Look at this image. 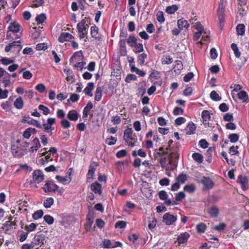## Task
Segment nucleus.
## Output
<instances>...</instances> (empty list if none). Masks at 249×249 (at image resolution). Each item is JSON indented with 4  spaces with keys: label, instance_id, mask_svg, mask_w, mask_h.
Returning a JSON list of instances; mask_svg holds the SVG:
<instances>
[{
    "label": "nucleus",
    "instance_id": "2f4dec72",
    "mask_svg": "<svg viewBox=\"0 0 249 249\" xmlns=\"http://www.w3.org/2000/svg\"><path fill=\"white\" fill-rule=\"evenodd\" d=\"M187 179V175L183 174H181L177 178V181L179 183H184Z\"/></svg>",
    "mask_w": 249,
    "mask_h": 249
},
{
    "label": "nucleus",
    "instance_id": "aec40b11",
    "mask_svg": "<svg viewBox=\"0 0 249 249\" xmlns=\"http://www.w3.org/2000/svg\"><path fill=\"white\" fill-rule=\"evenodd\" d=\"M203 119V123L205 124H208V121L210 118V112L208 110H204L201 114Z\"/></svg>",
    "mask_w": 249,
    "mask_h": 249
},
{
    "label": "nucleus",
    "instance_id": "7c9ffc66",
    "mask_svg": "<svg viewBox=\"0 0 249 249\" xmlns=\"http://www.w3.org/2000/svg\"><path fill=\"white\" fill-rule=\"evenodd\" d=\"M192 157L194 160L199 163H201L203 161V157L201 154L199 153L193 154Z\"/></svg>",
    "mask_w": 249,
    "mask_h": 249
},
{
    "label": "nucleus",
    "instance_id": "680f3d73",
    "mask_svg": "<svg viewBox=\"0 0 249 249\" xmlns=\"http://www.w3.org/2000/svg\"><path fill=\"white\" fill-rule=\"evenodd\" d=\"M193 76L194 74L192 72H189L185 75L183 80L185 82H188Z\"/></svg>",
    "mask_w": 249,
    "mask_h": 249
},
{
    "label": "nucleus",
    "instance_id": "49530a36",
    "mask_svg": "<svg viewBox=\"0 0 249 249\" xmlns=\"http://www.w3.org/2000/svg\"><path fill=\"white\" fill-rule=\"evenodd\" d=\"M195 30H197L198 31H203L204 30V28L202 25L200 24V22H196L194 25Z\"/></svg>",
    "mask_w": 249,
    "mask_h": 249
},
{
    "label": "nucleus",
    "instance_id": "9b49d317",
    "mask_svg": "<svg viewBox=\"0 0 249 249\" xmlns=\"http://www.w3.org/2000/svg\"><path fill=\"white\" fill-rule=\"evenodd\" d=\"M237 182L241 184L243 190H246L248 188V179L247 177L241 175L239 176L237 179Z\"/></svg>",
    "mask_w": 249,
    "mask_h": 249
},
{
    "label": "nucleus",
    "instance_id": "37998d69",
    "mask_svg": "<svg viewBox=\"0 0 249 249\" xmlns=\"http://www.w3.org/2000/svg\"><path fill=\"white\" fill-rule=\"evenodd\" d=\"M44 219L46 222L49 224H52L53 222V218L50 215H46L44 217Z\"/></svg>",
    "mask_w": 249,
    "mask_h": 249
},
{
    "label": "nucleus",
    "instance_id": "58836bf2",
    "mask_svg": "<svg viewBox=\"0 0 249 249\" xmlns=\"http://www.w3.org/2000/svg\"><path fill=\"white\" fill-rule=\"evenodd\" d=\"M229 138L231 142H235L238 141L239 136L237 134H232L229 135Z\"/></svg>",
    "mask_w": 249,
    "mask_h": 249
},
{
    "label": "nucleus",
    "instance_id": "9d476101",
    "mask_svg": "<svg viewBox=\"0 0 249 249\" xmlns=\"http://www.w3.org/2000/svg\"><path fill=\"white\" fill-rule=\"evenodd\" d=\"M176 217L172 214L165 213L163 217V221L166 225H171L176 220Z\"/></svg>",
    "mask_w": 249,
    "mask_h": 249
},
{
    "label": "nucleus",
    "instance_id": "0e129e2a",
    "mask_svg": "<svg viewBox=\"0 0 249 249\" xmlns=\"http://www.w3.org/2000/svg\"><path fill=\"white\" fill-rule=\"evenodd\" d=\"M186 121V119L183 117H179L177 118L175 121V123L177 125H180L184 123Z\"/></svg>",
    "mask_w": 249,
    "mask_h": 249
},
{
    "label": "nucleus",
    "instance_id": "774afa93",
    "mask_svg": "<svg viewBox=\"0 0 249 249\" xmlns=\"http://www.w3.org/2000/svg\"><path fill=\"white\" fill-rule=\"evenodd\" d=\"M34 245L32 244H24L21 247V249H34Z\"/></svg>",
    "mask_w": 249,
    "mask_h": 249
},
{
    "label": "nucleus",
    "instance_id": "338daca9",
    "mask_svg": "<svg viewBox=\"0 0 249 249\" xmlns=\"http://www.w3.org/2000/svg\"><path fill=\"white\" fill-rule=\"evenodd\" d=\"M112 122H113L115 124H119L121 122L120 118L118 116H114L112 117Z\"/></svg>",
    "mask_w": 249,
    "mask_h": 249
},
{
    "label": "nucleus",
    "instance_id": "f704fd0d",
    "mask_svg": "<svg viewBox=\"0 0 249 249\" xmlns=\"http://www.w3.org/2000/svg\"><path fill=\"white\" fill-rule=\"evenodd\" d=\"M93 107L92 104L91 102H89L86 107L84 108L83 111L84 115L87 116L90 110Z\"/></svg>",
    "mask_w": 249,
    "mask_h": 249
},
{
    "label": "nucleus",
    "instance_id": "473e14b6",
    "mask_svg": "<svg viewBox=\"0 0 249 249\" xmlns=\"http://www.w3.org/2000/svg\"><path fill=\"white\" fill-rule=\"evenodd\" d=\"M156 224L157 220L156 219H155L154 218H152L151 219L149 218L148 221V227L149 229H153L155 227Z\"/></svg>",
    "mask_w": 249,
    "mask_h": 249
},
{
    "label": "nucleus",
    "instance_id": "2eb2a0df",
    "mask_svg": "<svg viewBox=\"0 0 249 249\" xmlns=\"http://www.w3.org/2000/svg\"><path fill=\"white\" fill-rule=\"evenodd\" d=\"M159 197L160 199L165 200L164 203L168 206L172 204V202L170 199L167 198V194L165 191H161L159 193Z\"/></svg>",
    "mask_w": 249,
    "mask_h": 249
},
{
    "label": "nucleus",
    "instance_id": "6e6d98bb",
    "mask_svg": "<svg viewBox=\"0 0 249 249\" xmlns=\"http://www.w3.org/2000/svg\"><path fill=\"white\" fill-rule=\"evenodd\" d=\"M184 189L186 191L191 193L195 191V187L193 185H186L184 187Z\"/></svg>",
    "mask_w": 249,
    "mask_h": 249
},
{
    "label": "nucleus",
    "instance_id": "4be33fe9",
    "mask_svg": "<svg viewBox=\"0 0 249 249\" xmlns=\"http://www.w3.org/2000/svg\"><path fill=\"white\" fill-rule=\"evenodd\" d=\"M94 89V84L93 83H89L87 87L84 90V92L86 94L90 96H92V91Z\"/></svg>",
    "mask_w": 249,
    "mask_h": 249
},
{
    "label": "nucleus",
    "instance_id": "f257e3e1",
    "mask_svg": "<svg viewBox=\"0 0 249 249\" xmlns=\"http://www.w3.org/2000/svg\"><path fill=\"white\" fill-rule=\"evenodd\" d=\"M159 152H157V154L160 156H162L166 154L168 155L169 163L170 164H175L176 160L178 159L179 155L178 154L176 149H171L169 150L168 147L166 148L164 150L162 147L159 149Z\"/></svg>",
    "mask_w": 249,
    "mask_h": 249
},
{
    "label": "nucleus",
    "instance_id": "bb28decb",
    "mask_svg": "<svg viewBox=\"0 0 249 249\" xmlns=\"http://www.w3.org/2000/svg\"><path fill=\"white\" fill-rule=\"evenodd\" d=\"M178 9V7L176 5H173L166 7V11L170 14H174Z\"/></svg>",
    "mask_w": 249,
    "mask_h": 249
},
{
    "label": "nucleus",
    "instance_id": "4468645a",
    "mask_svg": "<svg viewBox=\"0 0 249 249\" xmlns=\"http://www.w3.org/2000/svg\"><path fill=\"white\" fill-rule=\"evenodd\" d=\"M178 26L180 30H186L189 26V24L186 20L183 18L180 19L178 21Z\"/></svg>",
    "mask_w": 249,
    "mask_h": 249
},
{
    "label": "nucleus",
    "instance_id": "69168bd1",
    "mask_svg": "<svg viewBox=\"0 0 249 249\" xmlns=\"http://www.w3.org/2000/svg\"><path fill=\"white\" fill-rule=\"evenodd\" d=\"M32 73L28 71H27L23 72V77L24 78L26 79H30L32 77Z\"/></svg>",
    "mask_w": 249,
    "mask_h": 249
},
{
    "label": "nucleus",
    "instance_id": "412c9836",
    "mask_svg": "<svg viewBox=\"0 0 249 249\" xmlns=\"http://www.w3.org/2000/svg\"><path fill=\"white\" fill-rule=\"evenodd\" d=\"M238 98L242 101L243 103H248L249 98L247 93L245 91H241L238 93Z\"/></svg>",
    "mask_w": 249,
    "mask_h": 249
},
{
    "label": "nucleus",
    "instance_id": "f3484780",
    "mask_svg": "<svg viewBox=\"0 0 249 249\" xmlns=\"http://www.w3.org/2000/svg\"><path fill=\"white\" fill-rule=\"evenodd\" d=\"M90 188L91 190L94 192V193L98 194L99 195L101 194V186L99 183L95 182L92 183L90 186Z\"/></svg>",
    "mask_w": 249,
    "mask_h": 249
},
{
    "label": "nucleus",
    "instance_id": "ea45409f",
    "mask_svg": "<svg viewBox=\"0 0 249 249\" xmlns=\"http://www.w3.org/2000/svg\"><path fill=\"white\" fill-rule=\"evenodd\" d=\"M27 123L30 124H33L35 126H36L38 128H41L42 125L40 124L36 120L32 119L31 120L27 121Z\"/></svg>",
    "mask_w": 249,
    "mask_h": 249
},
{
    "label": "nucleus",
    "instance_id": "0eeeda50",
    "mask_svg": "<svg viewBox=\"0 0 249 249\" xmlns=\"http://www.w3.org/2000/svg\"><path fill=\"white\" fill-rule=\"evenodd\" d=\"M223 13H224V7H223V5L222 4H220L219 5L218 10V18H219V26L221 27L220 30H223V27L224 25Z\"/></svg>",
    "mask_w": 249,
    "mask_h": 249
},
{
    "label": "nucleus",
    "instance_id": "e433bc0d",
    "mask_svg": "<svg viewBox=\"0 0 249 249\" xmlns=\"http://www.w3.org/2000/svg\"><path fill=\"white\" fill-rule=\"evenodd\" d=\"M210 97L214 101H219L221 99V97L215 91H213L210 94Z\"/></svg>",
    "mask_w": 249,
    "mask_h": 249
},
{
    "label": "nucleus",
    "instance_id": "bf43d9fd",
    "mask_svg": "<svg viewBox=\"0 0 249 249\" xmlns=\"http://www.w3.org/2000/svg\"><path fill=\"white\" fill-rule=\"evenodd\" d=\"M135 52L136 53L142 52L143 51V46L142 44H138L135 45Z\"/></svg>",
    "mask_w": 249,
    "mask_h": 249
},
{
    "label": "nucleus",
    "instance_id": "5fc2aeb1",
    "mask_svg": "<svg viewBox=\"0 0 249 249\" xmlns=\"http://www.w3.org/2000/svg\"><path fill=\"white\" fill-rule=\"evenodd\" d=\"M185 194L183 192H181L176 195V199L177 201H180L185 197Z\"/></svg>",
    "mask_w": 249,
    "mask_h": 249
},
{
    "label": "nucleus",
    "instance_id": "79ce46f5",
    "mask_svg": "<svg viewBox=\"0 0 249 249\" xmlns=\"http://www.w3.org/2000/svg\"><path fill=\"white\" fill-rule=\"evenodd\" d=\"M46 18V16L44 14H40L36 18V21L37 23H42Z\"/></svg>",
    "mask_w": 249,
    "mask_h": 249
},
{
    "label": "nucleus",
    "instance_id": "a19ab883",
    "mask_svg": "<svg viewBox=\"0 0 249 249\" xmlns=\"http://www.w3.org/2000/svg\"><path fill=\"white\" fill-rule=\"evenodd\" d=\"M43 213L42 211L39 210L36 212L33 215V217L34 219H38L41 218L43 215Z\"/></svg>",
    "mask_w": 249,
    "mask_h": 249
},
{
    "label": "nucleus",
    "instance_id": "20e7f679",
    "mask_svg": "<svg viewBox=\"0 0 249 249\" xmlns=\"http://www.w3.org/2000/svg\"><path fill=\"white\" fill-rule=\"evenodd\" d=\"M17 220L16 218H15L13 222H6L4 224H3L2 227V229L5 231V232L7 233H10L15 229H16L17 225Z\"/></svg>",
    "mask_w": 249,
    "mask_h": 249
},
{
    "label": "nucleus",
    "instance_id": "4d7b16f0",
    "mask_svg": "<svg viewBox=\"0 0 249 249\" xmlns=\"http://www.w3.org/2000/svg\"><path fill=\"white\" fill-rule=\"evenodd\" d=\"M36 49L38 51L44 50L47 49V45L45 43H39L36 45Z\"/></svg>",
    "mask_w": 249,
    "mask_h": 249
},
{
    "label": "nucleus",
    "instance_id": "cd10ccee",
    "mask_svg": "<svg viewBox=\"0 0 249 249\" xmlns=\"http://www.w3.org/2000/svg\"><path fill=\"white\" fill-rule=\"evenodd\" d=\"M127 42L131 47H134L137 44V39L134 36H131L128 38Z\"/></svg>",
    "mask_w": 249,
    "mask_h": 249
},
{
    "label": "nucleus",
    "instance_id": "603ef678",
    "mask_svg": "<svg viewBox=\"0 0 249 249\" xmlns=\"http://www.w3.org/2000/svg\"><path fill=\"white\" fill-rule=\"evenodd\" d=\"M36 225L34 223H31L29 225H27L25 226V229L28 231H32L34 230L36 228Z\"/></svg>",
    "mask_w": 249,
    "mask_h": 249
},
{
    "label": "nucleus",
    "instance_id": "6e6552de",
    "mask_svg": "<svg viewBox=\"0 0 249 249\" xmlns=\"http://www.w3.org/2000/svg\"><path fill=\"white\" fill-rule=\"evenodd\" d=\"M33 180L35 182L39 183L42 181L44 179V175L42 173L38 170H35L33 175Z\"/></svg>",
    "mask_w": 249,
    "mask_h": 249
},
{
    "label": "nucleus",
    "instance_id": "c85d7f7f",
    "mask_svg": "<svg viewBox=\"0 0 249 249\" xmlns=\"http://www.w3.org/2000/svg\"><path fill=\"white\" fill-rule=\"evenodd\" d=\"M9 31H18L20 30V25L18 23L14 22L9 27Z\"/></svg>",
    "mask_w": 249,
    "mask_h": 249
},
{
    "label": "nucleus",
    "instance_id": "f8f14e48",
    "mask_svg": "<svg viewBox=\"0 0 249 249\" xmlns=\"http://www.w3.org/2000/svg\"><path fill=\"white\" fill-rule=\"evenodd\" d=\"M72 36L68 33H62L58 37V41L63 43L65 41H69L72 38Z\"/></svg>",
    "mask_w": 249,
    "mask_h": 249
},
{
    "label": "nucleus",
    "instance_id": "dca6fc26",
    "mask_svg": "<svg viewBox=\"0 0 249 249\" xmlns=\"http://www.w3.org/2000/svg\"><path fill=\"white\" fill-rule=\"evenodd\" d=\"M208 213L212 217H216L219 213L218 208L215 206H213L208 209Z\"/></svg>",
    "mask_w": 249,
    "mask_h": 249
},
{
    "label": "nucleus",
    "instance_id": "f03ea898",
    "mask_svg": "<svg viewBox=\"0 0 249 249\" xmlns=\"http://www.w3.org/2000/svg\"><path fill=\"white\" fill-rule=\"evenodd\" d=\"M124 138L129 146H134L137 141V138L132 128H127L124 131Z\"/></svg>",
    "mask_w": 249,
    "mask_h": 249
},
{
    "label": "nucleus",
    "instance_id": "5701e85b",
    "mask_svg": "<svg viewBox=\"0 0 249 249\" xmlns=\"http://www.w3.org/2000/svg\"><path fill=\"white\" fill-rule=\"evenodd\" d=\"M67 116L70 120L72 121H76L78 119V114L75 110L70 111Z\"/></svg>",
    "mask_w": 249,
    "mask_h": 249
},
{
    "label": "nucleus",
    "instance_id": "c756f323",
    "mask_svg": "<svg viewBox=\"0 0 249 249\" xmlns=\"http://www.w3.org/2000/svg\"><path fill=\"white\" fill-rule=\"evenodd\" d=\"M206 229V226L204 223H199L196 226V229L198 232L203 233L205 232Z\"/></svg>",
    "mask_w": 249,
    "mask_h": 249
},
{
    "label": "nucleus",
    "instance_id": "393cba45",
    "mask_svg": "<svg viewBox=\"0 0 249 249\" xmlns=\"http://www.w3.org/2000/svg\"><path fill=\"white\" fill-rule=\"evenodd\" d=\"M196 129V126L193 123H189L186 128V134L190 135L194 133Z\"/></svg>",
    "mask_w": 249,
    "mask_h": 249
},
{
    "label": "nucleus",
    "instance_id": "6ab92c4d",
    "mask_svg": "<svg viewBox=\"0 0 249 249\" xmlns=\"http://www.w3.org/2000/svg\"><path fill=\"white\" fill-rule=\"evenodd\" d=\"M33 146H32L30 149V151L31 152H34V151H36L39 147L40 146V143L39 142V140L36 138H35L32 142Z\"/></svg>",
    "mask_w": 249,
    "mask_h": 249
},
{
    "label": "nucleus",
    "instance_id": "a18cd8bd",
    "mask_svg": "<svg viewBox=\"0 0 249 249\" xmlns=\"http://www.w3.org/2000/svg\"><path fill=\"white\" fill-rule=\"evenodd\" d=\"M104 247L106 248H114V246H113L110 240H105L103 242Z\"/></svg>",
    "mask_w": 249,
    "mask_h": 249
},
{
    "label": "nucleus",
    "instance_id": "09e8293b",
    "mask_svg": "<svg viewBox=\"0 0 249 249\" xmlns=\"http://www.w3.org/2000/svg\"><path fill=\"white\" fill-rule=\"evenodd\" d=\"M86 23V21L84 20H82L80 23H79L77 25V27L78 29V31H84V27L85 24Z\"/></svg>",
    "mask_w": 249,
    "mask_h": 249
},
{
    "label": "nucleus",
    "instance_id": "39448f33",
    "mask_svg": "<svg viewBox=\"0 0 249 249\" xmlns=\"http://www.w3.org/2000/svg\"><path fill=\"white\" fill-rule=\"evenodd\" d=\"M46 242L45 235L41 233H38L35 235L32 241L34 246L36 245L40 246L41 247Z\"/></svg>",
    "mask_w": 249,
    "mask_h": 249
},
{
    "label": "nucleus",
    "instance_id": "13d9d810",
    "mask_svg": "<svg viewBox=\"0 0 249 249\" xmlns=\"http://www.w3.org/2000/svg\"><path fill=\"white\" fill-rule=\"evenodd\" d=\"M229 153H231L232 155H238L239 152L238 150H236V147H234V146H231L229 149Z\"/></svg>",
    "mask_w": 249,
    "mask_h": 249
},
{
    "label": "nucleus",
    "instance_id": "052dcab7",
    "mask_svg": "<svg viewBox=\"0 0 249 249\" xmlns=\"http://www.w3.org/2000/svg\"><path fill=\"white\" fill-rule=\"evenodd\" d=\"M157 20L160 22H163L164 20L163 14L162 12H159L157 13Z\"/></svg>",
    "mask_w": 249,
    "mask_h": 249
},
{
    "label": "nucleus",
    "instance_id": "a211bd4d",
    "mask_svg": "<svg viewBox=\"0 0 249 249\" xmlns=\"http://www.w3.org/2000/svg\"><path fill=\"white\" fill-rule=\"evenodd\" d=\"M189 237V234L187 232H184L181 234L178 238V244L185 243L187 242L188 238Z\"/></svg>",
    "mask_w": 249,
    "mask_h": 249
},
{
    "label": "nucleus",
    "instance_id": "423d86ee",
    "mask_svg": "<svg viewBox=\"0 0 249 249\" xmlns=\"http://www.w3.org/2000/svg\"><path fill=\"white\" fill-rule=\"evenodd\" d=\"M43 188L46 193L53 192L57 190L58 186L53 182H49L45 183Z\"/></svg>",
    "mask_w": 249,
    "mask_h": 249
},
{
    "label": "nucleus",
    "instance_id": "c9c22d12",
    "mask_svg": "<svg viewBox=\"0 0 249 249\" xmlns=\"http://www.w3.org/2000/svg\"><path fill=\"white\" fill-rule=\"evenodd\" d=\"M231 47L233 51H234V53L236 57L239 58L240 56L241 53L238 50V48L237 45L234 43H232L231 45Z\"/></svg>",
    "mask_w": 249,
    "mask_h": 249
},
{
    "label": "nucleus",
    "instance_id": "a878e982",
    "mask_svg": "<svg viewBox=\"0 0 249 249\" xmlns=\"http://www.w3.org/2000/svg\"><path fill=\"white\" fill-rule=\"evenodd\" d=\"M102 89L101 87H98L96 90L95 95V100L99 101L101 100L102 97Z\"/></svg>",
    "mask_w": 249,
    "mask_h": 249
},
{
    "label": "nucleus",
    "instance_id": "3c124183",
    "mask_svg": "<svg viewBox=\"0 0 249 249\" xmlns=\"http://www.w3.org/2000/svg\"><path fill=\"white\" fill-rule=\"evenodd\" d=\"M116 141H117V139L115 138L111 137L110 138H107L106 140V142L108 145H113L116 143Z\"/></svg>",
    "mask_w": 249,
    "mask_h": 249
},
{
    "label": "nucleus",
    "instance_id": "e2e57ef3",
    "mask_svg": "<svg viewBox=\"0 0 249 249\" xmlns=\"http://www.w3.org/2000/svg\"><path fill=\"white\" fill-rule=\"evenodd\" d=\"M8 93V91L7 89L3 91L0 88V99L6 98L7 97Z\"/></svg>",
    "mask_w": 249,
    "mask_h": 249
},
{
    "label": "nucleus",
    "instance_id": "864d4df0",
    "mask_svg": "<svg viewBox=\"0 0 249 249\" xmlns=\"http://www.w3.org/2000/svg\"><path fill=\"white\" fill-rule=\"evenodd\" d=\"M147 55L146 54L143 53L142 54H141L139 55V61L140 62V64L142 65L143 64L144 62V59L146 58Z\"/></svg>",
    "mask_w": 249,
    "mask_h": 249
},
{
    "label": "nucleus",
    "instance_id": "8fccbe9b",
    "mask_svg": "<svg viewBox=\"0 0 249 249\" xmlns=\"http://www.w3.org/2000/svg\"><path fill=\"white\" fill-rule=\"evenodd\" d=\"M38 108L39 109L41 110L45 115H47L49 113V109L43 105H39Z\"/></svg>",
    "mask_w": 249,
    "mask_h": 249
},
{
    "label": "nucleus",
    "instance_id": "de8ad7c7",
    "mask_svg": "<svg viewBox=\"0 0 249 249\" xmlns=\"http://www.w3.org/2000/svg\"><path fill=\"white\" fill-rule=\"evenodd\" d=\"M223 119L225 121H231L233 120V116L231 114L226 113L223 115Z\"/></svg>",
    "mask_w": 249,
    "mask_h": 249
},
{
    "label": "nucleus",
    "instance_id": "7ed1b4c3",
    "mask_svg": "<svg viewBox=\"0 0 249 249\" xmlns=\"http://www.w3.org/2000/svg\"><path fill=\"white\" fill-rule=\"evenodd\" d=\"M20 43V40L13 41L12 43L5 47V52H9L11 51H13V52H17V53H18L22 49V47Z\"/></svg>",
    "mask_w": 249,
    "mask_h": 249
},
{
    "label": "nucleus",
    "instance_id": "1a4fd4ad",
    "mask_svg": "<svg viewBox=\"0 0 249 249\" xmlns=\"http://www.w3.org/2000/svg\"><path fill=\"white\" fill-rule=\"evenodd\" d=\"M201 182L204 186L205 189H210L214 186V182L209 178L203 177Z\"/></svg>",
    "mask_w": 249,
    "mask_h": 249
},
{
    "label": "nucleus",
    "instance_id": "b1692460",
    "mask_svg": "<svg viewBox=\"0 0 249 249\" xmlns=\"http://www.w3.org/2000/svg\"><path fill=\"white\" fill-rule=\"evenodd\" d=\"M14 106L18 109H21L23 107V101L21 97L17 98L14 102Z\"/></svg>",
    "mask_w": 249,
    "mask_h": 249
},
{
    "label": "nucleus",
    "instance_id": "ddd939ff",
    "mask_svg": "<svg viewBox=\"0 0 249 249\" xmlns=\"http://www.w3.org/2000/svg\"><path fill=\"white\" fill-rule=\"evenodd\" d=\"M93 213L89 212L87 216V223L85 224V229L89 230L91 228V225L93 222Z\"/></svg>",
    "mask_w": 249,
    "mask_h": 249
},
{
    "label": "nucleus",
    "instance_id": "4c0bfd02",
    "mask_svg": "<svg viewBox=\"0 0 249 249\" xmlns=\"http://www.w3.org/2000/svg\"><path fill=\"white\" fill-rule=\"evenodd\" d=\"M173 61L172 58H170L169 56H165L162 58V64H169Z\"/></svg>",
    "mask_w": 249,
    "mask_h": 249
},
{
    "label": "nucleus",
    "instance_id": "72a5a7b5",
    "mask_svg": "<svg viewBox=\"0 0 249 249\" xmlns=\"http://www.w3.org/2000/svg\"><path fill=\"white\" fill-rule=\"evenodd\" d=\"M53 204V199L52 197L48 198L44 202V206L45 208H48Z\"/></svg>",
    "mask_w": 249,
    "mask_h": 249
},
{
    "label": "nucleus",
    "instance_id": "c03bdc74",
    "mask_svg": "<svg viewBox=\"0 0 249 249\" xmlns=\"http://www.w3.org/2000/svg\"><path fill=\"white\" fill-rule=\"evenodd\" d=\"M36 89L39 92L42 93L44 92L45 91L46 88L45 86L42 84H39L37 85L36 87Z\"/></svg>",
    "mask_w": 249,
    "mask_h": 249
}]
</instances>
